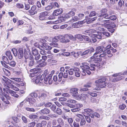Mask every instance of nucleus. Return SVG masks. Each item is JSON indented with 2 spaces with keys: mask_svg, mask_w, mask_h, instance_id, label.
Here are the masks:
<instances>
[{
  "mask_svg": "<svg viewBox=\"0 0 127 127\" xmlns=\"http://www.w3.org/2000/svg\"><path fill=\"white\" fill-rule=\"evenodd\" d=\"M52 103L50 102H48L44 104V106L46 107H49L51 106Z\"/></svg>",
  "mask_w": 127,
  "mask_h": 127,
  "instance_id": "nucleus-62",
  "label": "nucleus"
},
{
  "mask_svg": "<svg viewBox=\"0 0 127 127\" xmlns=\"http://www.w3.org/2000/svg\"><path fill=\"white\" fill-rule=\"evenodd\" d=\"M8 64H9V65L10 66L12 67H14L16 64L15 62L14 61H11L9 62V63H8Z\"/></svg>",
  "mask_w": 127,
  "mask_h": 127,
  "instance_id": "nucleus-33",
  "label": "nucleus"
},
{
  "mask_svg": "<svg viewBox=\"0 0 127 127\" xmlns=\"http://www.w3.org/2000/svg\"><path fill=\"white\" fill-rule=\"evenodd\" d=\"M105 53L106 54L108 57H111L113 56V54L111 53L110 50L109 49H107L105 50Z\"/></svg>",
  "mask_w": 127,
  "mask_h": 127,
  "instance_id": "nucleus-24",
  "label": "nucleus"
},
{
  "mask_svg": "<svg viewBox=\"0 0 127 127\" xmlns=\"http://www.w3.org/2000/svg\"><path fill=\"white\" fill-rule=\"evenodd\" d=\"M28 111L34 112L35 111L34 109L33 108H30L27 107L25 108Z\"/></svg>",
  "mask_w": 127,
  "mask_h": 127,
  "instance_id": "nucleus-57",
  "label": "nucleus"
},
{
  "mask_svg": "<svg viewBox=\"0 0 127 127\" xmlns=\"http://www.w3.org/2000/svg\"><path fill=\"white\" fill-rule=\"evenodd\" d=\"M30 95L33 97H36L37 96V94L36 93H33L31 94Z\"/></svg>",
  "mask_w": 127,
  "mask_h": 127,
  "instance_id": "nucleus-60",
  "label": "nucleus"
},
{
  "mask_svg": "<svg viewBox=\"0 0 127 127\" xmlns=\"http://www.w3.org/2000/svg\"><path fill=\"white\" fill-rule=\"evenodd\" d=\"M97 17H95L93 18H89L87 19L84 20L83 21L80 22H79L80 23L82 24L86 22L87 24H89L95 21L97 19Z\"/></svg>",
  "mask_w": 127,
  "mask_h": 127,
  "instance_id": "nucleus-10",
  "label": "nucleus"
},
{
  "mask_svg": "<svg viewBox=\"0 0 127 127\" xmlns=\"http://www.w3.org/2000/svg\"><path fill=\"white\" fill-rule=\"evenodd\" d=\"M50 45L54 47H58V44L57 42H53V41L51 43H50Z\"/></svg>",
  "mask_w": 127,
  "mask_h": 127,
  "instance_id": "nucleus-44",
  "label": "nucleus"
},
{
  "mask_svg": "<svg viewBox=\"0 0 127 127\" xmlns=\"http://www.w3.org/2000/svg\"><path fill=\"white\" fill-rule=\"evenodd\" d=\"M86 72L89 75L91 73V72L89 70H87L85 72H82L81 74L83 75H85L86 74Z\"/></svg>",
  "mask_w": 127,
  "mask_h": 127,
  "instance_id": "nucleus-43",
  "label": "nucleus"
},
{
  "mask_svg": "<svg viewBox=\"0 0 127 127\" xmlns=\"http://www.w3.org/2000/svg\"><path fill=\"white\" fill-rule=\"evenodd\" d=\"M59 39L60 41V35L55 37L53 39L52 41L53 42H57L59 41Z\"/></svg>",
  "mask_w": 127,
  "mask_h": 127,
  "instance_id": "nucleus-31",
  "label": "nucleus"
},
{
  "mask_svg": "<svg viewBox=\"0 0 127 127\" xmlns=\"http://www.w3.org/2000/svg\"><path fill=\"white\" fill-rule=\"evenodd\" d=\"M80 124V126H82L85 124L86 121L85 119L83 118L81 119Z\"/></svg>",
  "mask_w": 127,
  "mask_h": 127,
  "instance_id": "nucleus-34",
  "label": "nucleus"
},
{
  "mask_svg": "<svg viewBox=\"0 0 127 127\" xmlns=\"http://www.w3.org/2000/svg\"><path fill=\"white\" fill-rule=\"evenodd\" d=\"M78 89L77 88H72L70 89V92L72 94V96L76 98H77L78 95Z\"/></svg>",
  "mask_w": 127,
  "mask_h": 127,
  "instance_id": "nucleus-7",
  "label": "nucleus"
},
{
  "mask_svg": "<svg viewBox=\"0 0 127 127\" xmlns=\"http://www.w3.org/2000/svg\"><path fill=\"white\" fill-rule=\"evenodd\" d=\"M12 51L13 53L14 56L16 57L18 55V52L16 49L14 48L12 50Z\"/></svg>",
  "mask_w": 127,
  "mask_h": 127,
  "instance_id": "nucleus-37",
  "label": "nucleus"
},
{
  "mask_svg": "<svg viewBox=\"0 0 127 127\" xmlns=\"http://www.w3.org/2000/svg\"><path fill=\"white\" fill-rule=\"evenodd\" d=\"M39 118L41 119L48 120L50 118L45 116H41L39 117Z\"/></svg>",
  "mask_w": 127,
  "mask_h": 127,
  "instance_id": "nucleus-53",
  "label": "nucleus"
},
{
  "mask_svg": "<svg viewBox=\"0 0 127 127\" xmlns=\"http://www.w3.org/2000/svg\"><path fill=\"white\" fill-rule=\"evenodd\" d=\"M75 117H77L81 118V119L83 118V116L80 114H76L75 115Z\"/></svg>",
  "mask_w": 127,
  "mask_h": 127,
  "instance_id": "nucleus-61",
  "label": "nucleus"
},
{
  "mask_svg": "<svg viewBox=\"0 0 127 127\" xmlns=\"http://www.w3.org/2000/svg\"><path fill=\"white\" fill-rule=\"evenodd\" d=\"M66 34L64 36L60 35V42L62 43L66 44L70 42L68 39Z\"/></svg>",
  "mask_w": 127,
  "mask_h": 127,
  "instance_id": "nucleus-5",
  "label": "nucleus"
},
{
  "mask_svg": "<svg viewBox=\"0 0 127 127\" xmlns=\"http://www.w3.org/2000/svg\"><path fill=\"white\" fill-rule=\"evenodd\" d=\"M50 112L49 109L47 108H45L41 110L40 111V113L43 114H47L49 113Z\"/></svg>",
  "mask_w": 127,
  "mask_h": 127,
  "instance_id": "nucleus-22",
  "label": "nucleus"
},
{
  "mask_svg": "<svg viewBox=\"0 0 127 127\" xmlns=\"http://www.w3.org/2000/svg\"><path fill=\"white\" fill-rule=\"evenodd\" d=\"M63 10L62 9H59L54 11L53 15L54 16H57L61 14L63 12Z\"/></svg>",
  "mask_w": 127,
  "mask_h": 127,
  "instance_id": "nucleus-17",
  "label": "nucleus"
},
{
  "mask_svg": "<svg viewBox=\"0 0 127 127\" xmlns=\"http://www.w3.org/2000/svg\"><path fill=\"white\" fill-rule=\"evenodd\" d=\"M56 113L59 115H61L62 113V111L59 108H57L56 111Z\"/></svg>",
  "mask_w": 127,
  "mask_h": 127,
  "instance_id": "nucleus-42",
  "label": "nucleus"
},
{
  "mask_svg": "<svg viewBox=\"0 0 127 127\" xmlns=\"http://www.w3.org/2000/svg\"><path fill=\"white\" fill-rule=\"evenodd\" d=\"M34 64V59L30 60L29 62V66H33Z\"/></svg>",
  "mask_w": 127,
  "mask_h": 127,
  "instance_id": "nucleus-50",
  "label": "nucleus"
},
{
  "mask_svg": "<svg viewBox=\"0 0 127 127\" xmlns=\"http://www.w3.org/2000/svg\"><path fill=\"white\" fill-rule=\"evenodd\" d=\"M57 122L59 125H63L64 122L62 118H59L57 120Z\"/></svg>",
  "mask_w": 127,
  "mask_h": 127,
  "instance_id": "nucleus-35",
  "label": "nucleus"
},
{
  "mask_svg": "<svg viewBox=\"0 0 127 127\" xmlns=\"http://www.w3.org/2000/svg\"><path fill=\"white\" fill-rule=\"evenodd\" d=\"M104 48L103 46H99L96 47L95 51L96 54H100L103 51V49Z\"/></svg>",
  "mask_w": 127,
  "mask_h": 127,
  "instance_id": "nucleus-14",
  "label": "nucleus"
},
{
  "mask_svg": "<svg viewBox=\"0 0 127 127\" xmlns=\"http://www.w3.org/2000/svg\"><path fill=\"white\" fill-rule=\"evenodd\" d=\"M70 53L68 52H63L61 53L62 55L66 57L70 55Z\"/></svg>",
  "mask_w": 127,
  "mask_h": 127,
  "instance_id": "nucleus-54",
  "label": "nucleus"
},
{
  "mask_svg": "<svg viewBox=\"0 0 127 127\" xmlns=\"http://www.w3.org/2000/svg\"><path fill=\"white\" fill-rule=\"evenodd\" d=\"M75 14V12L71 10L69 11L68 13H66L63 15V16L59 18L57 20L55 21L56 23H60L65 21L67 18H68L72 17Z\"/></svg>",
  "mask_w": 127,
  "mask_h": 127,
  "instance_id": "nucleus-3",
  "label": "nucleus"
},
{
  "mask_svg": "<svg viewBox=\"0 0 127 127\" xmlns=\"http://www.w3.org/2000/svg\"><path fill=\"white\" fill-rule=\"evenodd\" d=\"M40 77L39 76H36L34 78L32 79V81L33 82H35L36 84L38 83H40L43 82V80H44L43 79L42 80H40Z\"/></svg>",
  "mask_w": 127,
  "mask_h": 127,
  "instance_id": "nucleus-13",
  "label": "nucleus"
},
{
  "mask_svg": "<svg viewBox=\"0 0 127 127\" xmlns=\"http://www.w3.org/2000/svg\"><path fill=\"white\" fill-rule=\"evenodd\" d=\"M96 14V13L95 11H93L91 12L89 16L90 17H91L95 16Z\"/></svg>",
  "mask_w": 127,
  "mask_h": 127,
  "instance_id": "nucleus-56",
  "label": "nucleus"
},
{
  "mask_svg": "<svg viewBox=\"0 0 127 127\" xmlns=\"http://www.w3.org/2000/svg\"><path fill=\"white\" fill-rule=\"evenodd\" d=\"M126 106L124 104H122L119 106V108L121 110H123L126 108Z\"/></svg>",
  "mask_w": 127,
  "mask_h": 127,
  "instance_id": "nucleus-58",
  "label": "nucleus"
},
{
  "mask_svg": "<svg viewBox=\"0 0 127 127\" xmlns=\"http://www.w3.org/2000/svg\"><path fill=\"white\" fill-rule=\"evenodd\" d=\"M102 34L100 32H99L97 34H89V36H94L96 37L98 39H101L102 38Z\"/></svg>",
  "mask_w": 127,
  "mask_h": 127,
  "instance_id": "nucleus-21",
  "label": "nucleus"
},
{
  "mask_svg": "<svg viewBox=\"0 0 127 127\" xmlns=\"http://www.w3.org/2000/svg\"><path fill=\"white\" fill-rule=\"evenodd\" d=\"M75 37L76 38H77L79 39L80 41H83V35L80 34H76L75 35Z\"/></svg>",
  "mask_w": 127,
  "mask_h": 127,
  "instance_id": "nucleus-30",
  "label": "nucleus"
},
{
  "mask_svg": "<svg viewBox=\"0 0 127 127\" xmlns=\"http://www.w3.org/2000/svg\"><path fill=\"white\" fill-rule=\"evenodd\" d=\"M106 55V54L105 53V51L103 52V53L99 55V57H102L105 56Z\"/></svg>",
  "mask_w": 127,
  "mask_h": 127,
  "instance_id": "nucleus-59",
  "label": "nucleus"
},
{
  "mask_svg": "<svg viewBox=\"0 0 127 127\" xmlns=\"http://www.w3.org/2000/svg\"><path fill=\"white\" fill-rule=\"evenodd\" d=\"M48 12L46 11L42 12L40 13L39 17L40 20H42L45 19V17L48 15Z\"/></svg>",
  "mask_w": 127,
  "mask_h": 127,
  "instance_id": "nucleus-11",
  "label": "nucleus"
},
{
  "mask_svg": "<svg viewBox=\"0 0 127 127\" xmlns=\"http://www.w3.org/2000/svg\"><path fill=\"white\" fill-rule=\"evenodd\" d=\"M113 84L110 83H107V82L105 83L104 84H102L100 86V87L102 88H105L106 86L109 87L111 88L113 86Z\"/></svg>",
  "mask_w": 127,
  "mask_h": 127,
  "instance_id": "nucleus-19",
  "label": "nucleus"
},
{
  "mask_svg": "<svg viewBox=\"0 0 127 127\" xmlns=\"http://www.w3.org/2000/svg\"><path fill=\"white\" fill-rule=\"evenodd\" d=\"M88 95L84 94H82L81 95H78L77 98V99L79 98L81 100L84 101L88 97Z\"/></svg>",
  "mask_w": 127,
  "mask_h": 127,
  "instance_id": "nucleus-12",
  "label": "nucleus"
},
{
  "mask_svg": "<svg viewBox=\"0 0 127 127\" xmlns=\"http://www.w3.org/2000/svg\"><path fill=\"white\" fill-rule=\"evenodd\" d=\"M39 64L38 65L39 67H44L45 65V62L44 61H43L42 60H40L39 61H38L35 62L36 64Z\"/></svg>",
  "mask_w": 127,
  "mask_h": 127,
  "instance_id": "nucleus-18",
  "label": "nucleus"
},
{
  "mask_svg": "<svg viewBox=\"0 0 127 127\" xmlns=\"http://www.w3.org/2000/svg\"><path fill=\"white\" fill-rule=\"evenodd\" d=\"M95 53L94 54L93 56L91 58L92 61L96 62H100L101 61L102 58H100L99 57V55Z\"/></svg>",
  "mask_w": 127,
  "mask_h": 127,
  "instance_id": "nucleus-9",
  "label": "nucleus"
},
{
  "mask_svg": "<svg viewBox=\"0 0 127 127\" xmlns=\"http://www.w3.org/2000/svg\"><path fill=\"white\" fill-rule=\"evenodd\" d=\"M37 115L33 114H32L29 116L30 118L31 119L35 118H37Z\"/></svg>",
  "mask_w": 127,
  "mask_h": 127,
  "instance_id": "nucleus-63",
  "label": "nucleus"
},
{
  "mask_svg": "<svg viewBox=\"0 0 127 127\" xmlns=\"http://www.w3.org/2000/svg\"><path fill=\"white\" fill-rule=\"evenodd\" d=\"M102 85V84H101V85ZM101 85H95L94 86V87H92V89L94 90H100V88H102L100 87Z\"/></svg>",
  "mask_w": 127,
  "mask_h": 127,
  "instance_id": "nucleus-27",
  "label": "nucleus"
},
{
  "mask_svg": "<svg viewBox=\"0 0 127 127\" xmlns=\"http://www.w3.org/2000/svg\"><path fill=\"white\" fill-rule=\"evenodd\" d=\"M90 36H91L92 37L91 40L90 42L92 43H95L97 41L96 37L94 36H91V35Z\"/></svg>",
  "mask_w": 127,
  "mask_h": 127,
  "instance_id": "nucleus-46",
  "label": "nucleus"
},
{
  "mask_svg": "<svg viewBox=\"0 0 127 127\" xmlns=\"http://www.w3.org/2000/svg\"><path fill=\"white\" fill-rule=\"evenodd\" d=\"M42 46L46 50H50L52 48L51 47L48 45L47 43H44L42 44Z\"/></svg>",
  "mask_w": 127,
  "mask_h": 127,
  "instance_id": "nucleus-26",
  "label": "nucleus"
},
{
  "mask_svg": "<svg viewBox=\"0 0 127 127\" xmlns=\"http://www.w3.org/2000/svg\"><path fill=\"white\" fill-rule=\"evenodd\" d=\"M100 63L98 62H95V64H91L90 66H88V64L87 63H83L82 64V65L80 67L82 68V71L85 72L87 70H95V68L97 67V65H99Z\"/></svg>",
  "mask_w": 127,
  "mask_h": 127,
  "instance_id": "nucleus-2",
  "label": "nucleus"
},
{
  "mask_svg": "<svg viewBox=\"0 0 127 127\" xmlns=\"http://www.w3.org/2000/svg\"><path fill=\"white\" fill-rule=\"evenodd\" d=\"M35 123L34 122H31L28 124V126L29 127H33L35 125Z\"/></svg>",
  "mask_w": 127,
  "mask_h": 127,
  "instance_id": "nucleus-52",
  "label": "nucleus"
},
{
  "mask_svg": "<svg viewBox=\"0 0 127 127\" xmlns=\"http://www.w3.org/2000/svg\"><path fill=\"white\" fill-rule=\"evenodd\" d=\"M35 45L36 46V47H37L38 48H39V49L41 50L40 51V53L42 55H45L46 54L47 52L44 50L42 49L43 47L42 46L37 45V43H35Z\"/></svg>",
  "mask_w": 127,
  "mask_h": 127,
  "instance_id": "nucleus-16",
  "label": "nucleus"
},
{
  "mask_svg": "<svg viewBox=\"0 0 127 127\" xmlns=\"http://www.w3.org/2000/svg\"><path fill=\"white\" fill-rule=\"evenodd\" d=\"M2 59L3 61L6 63L7 64L9 63V61L7 58L5 56H3L2 57Z\"/></svg>",
  "mask_w": 127,
  "mask_h": 127,
  "instance_id": "nucleus-48",
  "label": "nucleus"
},
{
  "mask_svg": "<svg viewBox=\"0 0 127 127\" xmlns=\"http://www.w3.org/2000/svg\"><path fill=\"white\" fill-rule=\"evenodd\" d=\"M66 72H68L70 75H72L73 74L74 71L73 69H70L69 70H66Z\"/></svg>",
  "mask_w": 127,
  "mask_h": 127,
  "instance_id": "nucleus-39",
  "label": "nucleus"
},
{
  "mask_svg": "<svg viewBox=\"0 0 127 127\" xmlns=\"http://www.w3.org/2000/svg\"><path fill=\"white\" fill-rule=\"evenodd\" d=\"M67 37H68V39L70 40V39H74L75 38L74 36L71 35H68L66 34Z\"/></svg>",
  "mask_w": 127,
  "mask_h": 127,
  "instance_id": "nucleus-55",
  "label": "nucleus"
},
{
  "mask_svg": "<svg viewBox=\"0 0 127 127\" xmlns=\"http://www.w3.org/2000/svg\"><path fill=\"white\" fill-rule=\"evenodd\" d=\"M107 10L105 9H102L100 11V15L99 16L100 17L98 19V21H100L102 19V17H103L104 18L106 19L107 16H108L107 14Z\"/></svg>",
  "mask_w": 127,
  "mask_h": 127,
  "instance_id": "nucleus-4",
  "label": "nucleus"
},
{
  "mask_svg": "<svg viewBox=\"0 0 127 127\" xmlns=\"http://www.w3.org/2000/svg\"><path fill=\"white\" fill-rule=\"evenodd\" d=\"M54 7L53 5H49L45 7V9L46 10H49L53 9Z\"/></svg>",
  "mask_w": 127,
  "mask_h": 127,
  "instance_id": "nucleus-38",
  "label": "nucleus"
},
{
  "mask_svg": "<svg viewBox=\"0 0 127 127\" xmlns=\"http://www.w3.org/2000/svg\"><path fill=\"white\" fill-rule=\"evenodd\" d=\"M36 8V6L35 5L31 7V10L29 11V12L32 13L34 11Z\"/></svg>",
  "mask_w": 127,
  "mask_h": 127,
  "instance_id": "nucleus-49",
  "label": "nucleus"
},
{
  "mask_svg": "<svg viewBox=\"0 0 127 127\" xmlns=\"http://www.w3.org/2000/svg\"><path fill=\"white\" fill-rule=\"evenodd\" d=\"M17 55L20 59H21L23 57V53L22 48H19Z\"/></svg>",
  "mask_w": 127,
  "mask_h": 127,
  "instance_id": "nucleus-15",
  "label": "nucleus"
},
{
  "mask_svg": "<svg viewBox=\"0 0 127 127\" xmlns=\"http://www.w3.org/2000/svg\"><path fill=\"white\" fill-rule=\"evenodd\" d=\"M96 32V31L94 29H90L86 30L85 32L88 33H95Z\"/></svg>",
  "mask_w": 127,
  "mask_h": 127,
  "instance_id": "nucleus-45",
  "label": "nucleus"
},
{
  "mask_svg": "<svg viewBox=\"0 0 127 127\" xmlns=\"http://www.w3.org/2000/svg\"><path fill=\"white\" fill-rule=\"evenodd\" d=\"M83 39L88 42H90L91 41V39L87 36L83 35Z\"/></svg>",
  "mask_w": 127,
  "mask_h": 127,
  "instance_id": "nucleus-41",
  "label": "nucleus"
},
{
  "mask_svg": "<svg viewBox=\"0 0 127 127\" xmlns=\"http://www.w3.org/2000/svg\"><path fill=\"white\" fill-rule=\"evenodd\" d=\"M16 6L17 7L19 8H23L24 7V6L22 4L18 3L17 4Z\"/></svg>",
  "mask_w": 127,
  "mask_h": 127,
  "instance_id": "nucleus-64",
  "label": "nucleus"
},
{
  "mask_svg": "<svg viewBox=\"0 0 127 127\" xmlns=\"http://www.w3.org/2000/svg\"><path fill=\"white\" fill-rule=\"evenodd\" d=\"M63 75V73L62 72H61L59 73V79H58V81L59 82H60L61 81Z\"/></svg>",
  "mask_w": 127,
  "mask_h": 127,
  "instance_id": "nucleus-47",
  "label": "nucleus"
},
{
  "mask_svg": "<svg viewBox=\"0 0 127 127\" xmlns=\"http://www.w3.org/2000/svg\"><path fill=\"white\" fill-rule=\"evenodd\" d=\"M123 77L122 76H119L116 78H113L112 80V82H117L122 79Z\"/></svg>",
  "mask_w": 127,
  "mask_h": 127,
  "instance_id": "nucleus-25",
  "label": "nucleus"
},
{
  "mask_svg": "<svg viewBox=\"0 0 127 127\" xmlns=\"http://www.w3.org/2000/svg\"><path fill=\"white\" fill-rule=\"evenodd\" d=\"M26 100L27 101L29 102V103L32 106L33 104L35 102V99L33 98H28L26 99Z\"/></svg>",
  "mask_w": 127,
  "mask_h": 127,
  "instance_id": "nucleus-20",
  "label": "nucleus"
},
{
  "mask_svg": "<svg viewBox=\"0 0 127 127\" xmlns=\"http://www.w3.org/2000/svg\"><path fill=\"white\" fill-rule=\"evenodd\" d=\"M4 81L7 87L10 88L11 85V83L12 82L11 81L8 79L7 80L5 79Z\"/></svg>",
  "mask_w": 127,
  "mask_h": 127,
  "instance_id": "nucleus-23",
  "label": "nucleus"
},
{
  "mask_svg": "<svg viewBox=\"0 0 127 127\" xmlns=\"http://www.w3.org/2000/svg\"><path fill=\"white\" fill-rule=\"evenodd\" d=\"M49 95V93L46 92L45 93L41 94V96L43 98H44L48 96Z\"/></svg>",
  "mask_w": 127,
  "mask_h": 127,
  "instance_id": "nucleus-36",
  "label": "nucleus"
},
{
  "mask_svg": "<svg viewBox=\"0 0 127 127\" xmlns=\"http://www.w3.org/2000/svg\"><path fill=\"white\" fill-rule=\"evenodd\" d=\"M117 17L115 15H113L110 16H107L106 19H109L110 20H104L103 21L104 23H110L111 22V20H115L116 19Z\"/></svg>",
  "mask_w": 127,
  "mask_h": 127,
  "instance_id": "nucleus-8",
  "label": "nucleus"
},
{
  "mask_svg": "<svg viewBox=\"0 0 127 127\" xmlns=\"http://www.w3.org/2000/svg\"><path fill=\"white\" fill-rule=\"evenodd\" d=\"M55 71H52L50 74H42L40 77L41 80H42L44 79L43 82L46 84H51L53 82V81L52 80V77L53 74H54Z\"/></svg>",
  "mask_w": 127,
  "mask_h": 127,
  "instance_id": "nucleus-1",
  "label": "nucleus"
},
{
  "mask_svg": "<svg viewBox=\"0 0 127 127\" xmlns=\"http://www.w3.org/2000/svg\"><path fill=\"white\" fill-rule=\"evenodd\" d=\"M32 53L34 56H35L39 54L37 50L34 48H32Z\"/></svg>",
  "mask_w": 127,
  "mask_h": 127,
  "instance_id": "nucleus-32",
  "label": "nucleus"
},
{
  "mask_svg": "<svg viewBox=\"0 0 127 127\" xmlns=\"http://www.w3.org/2000/svg\"><path fill=\"white\" fill-rule=\"evenodd\" d=\"M106 79H107L105 77L101 76L99 79L95 81V83L96 84L100 83V84L99 85L102 84H104L105 83H106V82H105Z\"/></svg>",
  "mask_w": 127,
  "mask_h": 127,
  "instance_id": "nucleus-6",
  "label": "nucleus"
},
{
  "mask_svg": "<svg viewBox=\"0 0 127 127\" xmlns=\"http://www.w3.org/2000/svg\"><path fill=\"white\" fill-rule=\"evenodd\" d=\"M84 112L87 113L88 112H93V110L90 108H87L84 109Z\"/></svg>",
  "mask_w": 127,
  "mask_h": 127,
  "instance_id": "nucleus-40",
  "label": "nucleus"
},
{
  "mask_svg": "<svg viewBox=\"0 0 127 127\" xmlns=\"http://www.w3.org/2000/svg\"><path fill=\"white\" fill-rule=\"evenodd\" d=\"M67 102L69 103L74 104L76 103L77 102V101L75 100L72 99H68L67 101Z\"/></svg>",
  "mask_w": 127,
  "mask_h": 127,
  "instance_id": "nucleus-51",
  "label": "nucleus"
},
{
  "mask_svg": "<svg viewBox=\"0 0 127 127\" xmlns=\"http://www.w3.org/2000/svg\"><path fill=\"white\" fill-rule=\"evenodd\" d=\"M7 96L5 95L2 94V95H0V98L4 102H5V101H6L8 99H7Z\"/></svg>",
  "mask_w": 127,
  "mask_h": 127,
  "instance_id": "nucleus-28",
  "label": "nucleus"
},
{
  "mask_svg": "<svg viewBox=\"0 0 127 127\" xmlns=\"http://www.w3.org/2000/svg\"><path fill=\"white\" fill-rule=\"evenodd\" d=\"M5 54L10 60H11L12 59V56L11 54V52L10 51H7L6 52Z\"/></svg>",
  "mask_w": 127,
  "mask_h": 127,
  "instance_id": "nucleus-29",
  "label": "nucleus"
}]
</instances>
